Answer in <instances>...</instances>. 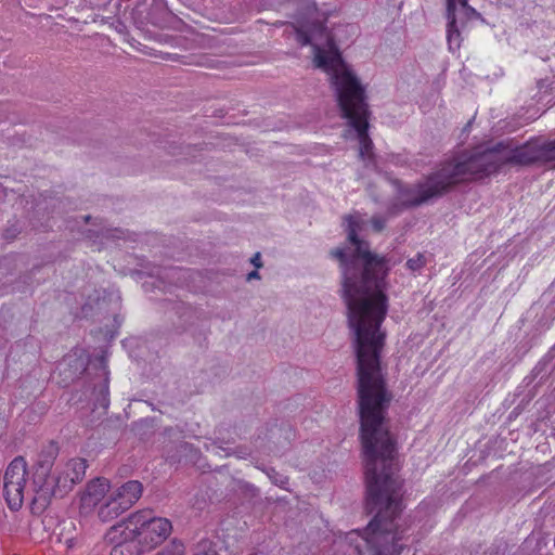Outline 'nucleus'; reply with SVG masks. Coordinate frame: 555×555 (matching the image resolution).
Listing matches in <instances>:
<instances>
[{
    "label": "nucleus",
    "mask_w": 555,
    "mask_h": 555,
    "mask_svg": "<svg viewBox=\"0 0 555 555\" xmlns=\"http://www.w3.org/2000/svg\"><path fill=\"white\" fill-rule=\"evenodd\" d=\"M269 479L278 487L287 490L286 485L288 483V477L280 474L274 468L270 467L264 469Z\"/></svg>",
    "instance_id": "17"
},
{
    "label": "nucleus",
    "mask_w": 555,
    "mask_h": 555,
    "mask_svg": "<svg viewBox=\"0 0 555 555\" xmlns=\"http://www.w3.org/2000/svg\"><path fill=\"white\" fill-rule=\"evenodd\" d=\"M154 555H185V547L182 542L172 541L170 545Z\"/></svg>",
    "instance_id": "19"
},
{
    "label": "nucleus",
    "mask_w": 555,
    "mask_h": 555,
    "mask_svg": "<svg viewBox=\"0 0 555 555\" xmlns=\"http://www.w3.org/2000/svg\"><path fill=\"white\" fill-rule=\"evenodd\" d=\"M127 532H131V529L125 520L108 529L105 541L113 545L109 555H141L145 552L137 538Z\"/></svg>",
    "instance_id": "9"
},
{
    "label": "nucleus",
    "mask_w": 555,
    "mask_h": 555,
    "mask_svg": "<svg viewBox=\"0 0 555 555\" xmlns=\"http://www.w3.org/2000/svg\"><path fill=\"white\" fill-rule=\"evenodd\" d=\"M125 512V508L109 494L108 499L98 507V517L103 522H109Z\"/></svg>",
    "instance_id": "15"
},
{
    "label": "nucleus",
    "mask_w": 555,
    "mask_h": 555,
    "mask_svg": "<svg viewBox=\"0 0 555 555\" xmlns=\"http://www.w3.org/2000/svg\"><path fill=\"white\" fill-rule=\"evenodd\" d=\"M193 63L196 65H199V66H212L210 64V59L207 57L206 55L198 56L197 60Z\"/></svg>",
    "instance_id": "24"
},
{
    "label": "nucleus",
    "mask_w": 555,
    "mask_h": 555,
    "mask_svg": "<svg viewBox=\"0 0 555 555\" xmlns=\"http://www.w3.org/2000/svg\"><path fill=\"white\" fill-rule=\"evenodd\" d=\"M426 264V258L423 254H417L416 257L406 261V267L412 271H417Z\"/></svg>",
    "instance_id": "20"
},
{
    "label": "nucleus",
    "mask_w": 555,
    "mask_h": 555,
    "mask_svg": "<svg viewBox=\"0 0 555 555\" xmlns=\"http://www.w3.org/2000/svg\"><path fill=\"white\" fill-rule=\"evenodd\" d=\"M150 22L158 27H170L176 21V16L168 9L165 0H153L149 12Z\"/></svg>",
    "instance_id": "12"
},
{
    "label": "nucleus",
    "mask_w": 555,
    "mask_h": 555,
    "mask_svg": "<svg viewBox=\"0 0 555 555\" xmlns=\"http://www.w3.org/2000/svg\"><path fill=\"white\" fill-rule=\"evenodd\" d=\"M250 262L257 268H261L262 267V262H261V255L260 253H256L251 259H250Z\"/></svg>",
    "instance_id": "25"
},
{
    "label": "nucleus",
    "mask_w": 555,
    "mask_h": 555,
    "mask_svg": "<svg viewBox=\"0 0 555 555\" xmlns=\"http://www.w3.org/2000/svg\"><path fill=\"white\" fill-rule=\"evenodd\" d=\"M27 464L24 457H15L7 467L3 477V496L12 511H17L24 499Z\"/></svg>",
    "instance_id": "8"
},
{
    "label": "nucleus",
    "mask_w": 555,
    "mask_h": 555,
    "mask_svg": "<svg viewBox=\"0 0 555 555\" xmlns=\"http://www.w3.org/2000/svg\"><path fill=\"white\" fill-rule=\"evenodd\" d=\"M125 524L131 529L127 534L135 537L145 552L160 545L172 531L167 518L152 516L150 511L132 513L125 519Z\"/></svg>",
    "instance_id": "7"
},
{
    "label": "nucleus",
    "mask_w": 555,
    "mask_h": 555,
    "mask_svg": "<svg viewBox=\"0 0 555 555\" xmlns=\"http://www.w3.org/2000/svg\"><path fill=\"white\" fill-rule=\"evenodd\" d=\"M284 431H285L286 438L295 437V435H294V433H293L291 427L285 428Z\"/></svg>",
    "instance_id": "27"
},
{
    "label": "nucleus",
    "mask_w": 555,
    "mask_h": 555,
    "mask_svg": "<svg viewBox=\"0 0 555 555\" xmlns=\"http://www.w3.org/2000/svg\"><path fill=\"white\" fill-rule=\"evenodd\" d=\"M346 220L348 240L356 247L345 268L344 299L356 338L359 414H386L392 396L382 375L379 359L386 336L380 325L388 307L384 288L389 259L372 253L369 243L358 237L362 220L356 216Z\"/></svg>",
    "instance_id": "1"
},
{
    "label": "nucleus",
    "mask_w": 555,
    "mask_h": 555,
    "mask_svg": "<svg viewBox=\"0 0 555 555\" xmlns=\"http://www.w3.org/2000/svg\"><path fill=\"white\" fill-rule=\"evenodd\" d=\"M540 158L542 166L555 163V139L540 142Z\"/></svg>",
    "instance_id": "16"
},
{
    "label": "nucleus",
    "mask_w": 555,
    "mask_h": 555,
    "mask_svg": "<svg viewBox=\"0 0 555 555\" xmlns=\"http://www.w3.org/2000/svg\"><path fill=\"white\" fill-rule=\"evenodd\" d=\"M86 469L87 461L75 457L49 472L40 470V474H33L29 487L34 492V500L47 505L53 498H64L82 481Z\"/></svg>",
    "instance_id": "6"
},
{
    "label": "nucleus",
    "mask_w": 555,
    "mask_h": 555,
    "mask_svg": "<svg viewBox=\"0 0 555 555\" xmlns=\"http://www.w3.org/2000/svg\"><path fill=\"white\" fill-rule=\"evenodd\" d=\"M505 165H541L540 141L521 146L499 142L492 147L463 153L428 175L424 181L402 191V205L417 207L449 192L461 182L478 180L498 172Z\"/></svg>",
    "instance_id": "3"
},
{
    "label": "nucleus",
    "mask_w": 555,
    "mask_h": 555,
    "mask_svg": "<svg viewBox=\"0 0 555 555\" xmlns=\"http://www.w3.org/2000/svg\"><path fill=\"white\" fill-rule=\"evenodd\" d=\"M143 486L138 480H129L112 491L111 495L125 508L130 509L141 498Z\"/></svg>",
    "instance_id": "11"
},
{
    "label": "nucleus",
    "mask_w": 555,
    "mask_h": 555,
    "mask_svg": "<svg viewBox=\"0 0 555 555\" xmlns=\"http://www.w3.org/2000/svg\"><path fill=\"white\" fill-rule=\"evenodd\" d=\"M295 35L300 46L311 44L313 47L315 65L330 74L335 93L338 92V79L345 75L350 76L354 81H359L334 47L333 38L324 22L312 21L302 24L295 28Z\"/></svg>",
    "instance_id": "4"
},
{
    "label": "nucleus",
    "mask_w": 555,
    "mask_h": 555,
    "mask_svg": "<svg viewBox=\"0 0 555 555\" xmlns=\"http://www.w3.org/2000/svg\"><path fill=\"white\" fill-rule=\"evenodd\" d=\"M59 455V447L54 441H48L41 447L37 461L33 467V474H40L53 469L54 461Z\"/></svg>",
    "instance_id": "13"
},
{
    "label": "nucleus",
    "mask_w": 555,
    "mask_h": 555,
    "mask_svg": "<svg viewBox=\"0 0 555 555\" xmlns=\"http://www.w3.org/2000/svg\"><path fill=\"white\" fill-rule=\"evenodd\" d=\"M360 438L364 454L366 509L375 514L364 534H353L362 541L354 550L358 555H400L404 529L402 513V480L399 476L397 441L389 430L386 414H359Z\"/></svg>",
    "instance_id": "2"
},
{
    "label": "nucleus",
    "mask_w": 555,
    "mask_h": 555,
    "mask_svg": "<svg viewBox=\"0 0 555 555\" xmlns=\"http://www.w3.org/2000/svg\"><path fill=\"white\" fill-rule=\"evenodd\" d=\"M387 218L382 216H373L371 219L374 231L382 232L386 227Z\"/></svg>",
    "instance_id": "23"
},
{
    "label": "nucleus",
    "mask_w": 555,
    "mask_h": 555,
    "mask_svg": "<svg viewBox=\"0 0 555 555\" xmlns=\"http://www.w3.org/2000/svg\"><path fill=\"white\" fill-rule=\"evenodd\" d=\"M337 103L341 117L348 119L349 125L357 132L360 144V156H372L373 142L369 137V105L365 101V91L360 81H354L350 76L345 75L338 79Z\"/></svg>",
    "instance_id": "5"
},
{
    "label": "nucleus",
    "mask_w": 555,
    "mask_h": 555,
    "mask_svg": "<svg viewBox=\"0 0 555 555\" xmlns=\"http://www.w3.org/2000/svg\"><path fill=\"white\" fill-rule=\"evenodd\" d=\"M255 279H260V274L257 270H254L251 272L248 273L247 275V280L250 281V280H255Z\"/></svg>",
    "instance_id": "26"
},
{
    "label": "nucleus",
    "mask_w": 555,
    "mask_h": 555,
    "mask_svg": "<svg viewBox=\"0 0 555 555\" xmlns=\"http://www.w3.org/2000/svg\"><path fill=\"white\" fill-rule=\"evenodd\" d=\"M331 255L340 261V264L343 268V275L345 276V268H346V264L349 263V259L346 257L345 250L337 248V249L332 250ZM344 284H345V280L343 281V285Z\"/></svg>",
    "instance_id": "22"
},
{
    "label": "nucleus",
    "mask_w": 555,
    "mask_h": 555,
    "mask_svg": "<svg viewBox=\"0 0 555 555\" xmlns=\"http://www.w3.org/2000/svg\"><path fill=\"white\" fill-rule=\"evenodd\" d=\"M107 396H108V384H107V378H105L99 388V396L96 398L100 405H102V406L107 405Z\"/></svg>",
    "instance_id": "21"
},
{
    "label": "nucleus",
    "mask_w": 555,
    "mask_h": 555,
    "mask_svg": "<svg viewBox=\"0 0 555 555\" xmlns=\"http://www.w3.org/2000/svg\"><path fill=\"white\" fill-rule=\"evenodd\" d=\"M109 490V481L105 478H95L88 482L80 498V513L90 514L99 507Z\"/></svg>",
    "instance_id": "10"
},
{
    "label": "nucleus",
    "mask_w": 555,
    "mask_h": 555,
    "mask_svg": "<svg viewBox=\"0 0 555 555\" xmlns=\"http://www.w3.org/2000/svg\"><path fill=\"white\" fill-rule=\"evenodd\" d=\"M447 1V40L449 44V49L451 51H455L461 47V33L457 26V18L455 15V5L453 0Z\"/></svg>",
    "instance_id": "14"
},
{
    "label": "nucleus",
    "mask_w": 555,
    "mask_h": 555,
    "mask_svg": "<svg viewBox=\"0 0 555 555\" xmlns=\"http://www.w3.org/2000/svg\"><path fill=\"white\" fill-rule=\"evenodd\" d=\"M192 555H218L212 542L209 540L199 541L194 547Z\"/></svg>",
    "instance_id": "18"
}]
</instances>
